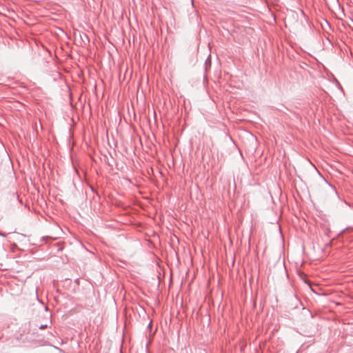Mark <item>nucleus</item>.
<instances>
[{"mask_svg":"<svg viewBox=\"0 0 353 353\" xmlns=\"http://www.w3.org/2000/svg\"><path fill=\"white\" fill-rule=\"evenodd\" d=\"M47 327H48V325H47V324H44V325H41L39 327V328L40 330H43V329H45V328H46Z\"/></svg>","mask_w":353,"mask_h":353,"instance_id":"1","label":"nucleus"},{"mask_svg":"<svg viewBox=\"0 0 353 353\" xmlns=\"http://www.w3.org/2000/svg\"><path fill=\"white\" fill-rule=\"evenodd\" d=\"M0 236L5 237L6 234L5 233L0 232Z\"/></svg>","mask_w":353,"mask_h":353,"instance_id":"2","label":"nucleus"},{"mask_svg":"<svg viewBox=\"0 0 353 353\" xmlns=\"http://www.w3.org/2000/svg\"><path fill=\"white\" fill-rule=\"evenodd\" d=\"M151 325H152V322H150V323H149L148 327H150V326H151Z\"/></svg>","mask_w":353,"mask_h":353,"instance_id":"3","label":"nucleus"}]
</instances>
